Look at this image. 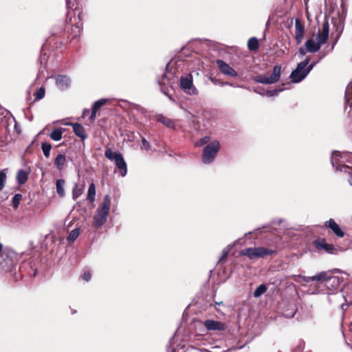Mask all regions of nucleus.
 <instances>
[{"mask_svg":"<svg viewBox=\"0 0 352 352\" xmlns=\"http://www.w3.org/2000/svg\"><path fill=\"white\" fill-rule=\"evenodd\" d=\"M329 272H325V277L324 278L322 279V281H320L319 285L316 288V290L314 292H312L311 294H319L322 291V289H320V285L323 284L324 286L327 288V290L331 292V293L328 292L329 296H328V301L329 303H337V302H341L342 300L344 301V302H342L340 304V308L341 309L344 311L347 309L349 305L346 303V300L345 298V296L344 294H342L341 292H335L334 291H336L338 289L340 285L342 282L344 281L342 278H339L338 276H333L329 275Z\"/></svg>","mask_w":352,"mask_h":352,"instance_id":"1","label":"nucleus"},{"mask_svg":"<svg viewBox=\"0 0 352 352\" xmlns=\"http://www.w3.org/2000/svg\"><path fill=\"white\" fill-rule=\"evenodd\" d=\"M111 197L109 195L104 197L103 201L96 210L93 217V226L96 228H101L107 221L111 208Z\"/></svg>","mask_w":352,"mask_h":352,"instance_id":"2","label":"nucleus"},{"mask_svg":"<svg viewBox=\"0 0 352 352\" xmlns=\"http://www.w3.org/2000/svg\"><path fill=\"white\" fill-rule=\"evenodd\" d=\"M347 153L333 151L331 158V163L336 170L350 173L349 170H351V168L344 164V163L347 162Z\"/></svg>","mask_w":352,"mask_h":352,"instance_id":"3","label":"nucleus"},{"mask_svg":"<svg viewBox=\"0 0 352 352\" xmlns=\"http://www.w3.org/2000/svg\"><path fill=\"white\" fill-rule=\"evenodd\" d=\"M220 148V144L218 141H212L208 144L203 149L202 162L205 164L212 163Z\"/></svg>","mask_w":352,"mask_h":352,"instance_id":"4","label":"nucleus"},{"mask_svg":"<svg viewBox=\"0 0 352 352\" xmlns=\"http://www.w3.org/2000/svg\"><path fill=\"white\" fill-rule=\"evenodd\" d=\"M274 252V250L263 248H248L241 251L240 254L242 256H247L250 259L258 258H263L265 256L270 255Z\"/></svg>","mask_w":352,"mask_h":352,"instance_id":"5","label":"nucleus"},{"mask_svg":"<svg viewBox=\"0 0 352 352\" xmlns=\"http://www.w3.org/2000/svg\"><path fill=\"white\" fill-rule=\"evenodd\" d=\"M310 58L307 57L305 60L297 65L296 68L292 72L289 78L292 82L298 83L302 81L308 74L306 73L305 67L307 66Z\"/></svg>","mask_w":352,"mask_h":352,"instance_id":"6","label":"nucleus"},{"mask_svg":"<svg viewBox=\"0 0 352 352\" xmlns=\"http://www.w3.org/2000/svg\"><path fill=\"white\" fill-rule=\"evenodd\" d=\"M179 87L188 95L197 96L199 94L197 89L193 85V79L191 74L181 76Z\"/></svg>","mask_w":352,"mask_h":352,"instance_id":"7","label":"nucleus"},{"mask_svg":"<svg viewBox=\"0 0 352 352\" xmlns=\"http://www.w3.org/2000/svg\"><path fill=\"white\" fill-rule=\"evenodd\" d=\"M204 326L207 329V331H224L227 328V325L226 323L212 320L208 319L204 322Z\"/></svg>","mask_w":352,"mask_h":352,"instance_id":"8","label":"nucleus"},{"mask_svg":"<svg viewBox=\"0 0 352 352\" xmlns=\"http://www.w3.org/2000/svg\"><path fill=\"white\" fill-rule=\"evenodd\" d=\"M326 42H322L321 38L319 37H316V41L313 38H309L305 43V47H307V50L309 53H316L317 52L321 47V46L324 44Z\"/></svg>","mask_w":352,"mask_h":352,"instance_id":"9","label":"nucleus"},{"mask_svg":"<svg viewBox=\"0 0 352 352\" xmlns=\"http://www.w3.org/2000/svg\"><path fill=\"white\" fill-rule=\"evenodd\" d=\"M216 63L219 71L224 75L231 77L237 76V72L225 61L217 60Z\"/></svg>","mask_w":352,"mask_h":352,"instance_id":"10","label":"nucleus"},{"mask_svg":"<svg viewBox=\"0 0 352 352\" xmlns=\"http://www.w3.org/2000/svg\"><path fill=\"white\" fill-rule=\"evenodd\" d=\"M305 33V26L300 19H296L295 21V39L296 44L299 45L302 43Z\"/></svg>","mask_w":352,"mask_h":352,"instance_id":"11","label":"nucleus"},{"mask_svg":"<svg viewBox=\"0 0 352 352\" xmlns=\"http://www.w3.org/2000/svg\"><path fill=\"white\" fill-rule=\"evenodd\" d=\"M56 85L61 91L68 89L71 84L70 78L65 75H57L55 77Z\"/></svg>","mask_w":352,"mask_h":352,"instance_id":"12","label":"nucleus"},{"mask_svg":"<svg viewBox=\"0 0 352 352\" xmlns=\"http://www.w3.org/2000/svg\"><path fill=\"white\" fill-rule=\"evenodd\" d=\"M314 245L318 250H324L328 253H332L335 250L334 246L332 244L327 243L324 239L315 240L314 241Z\"/></svg>","mask_w":352,"mask_h":352,"instance_id":"13","label":"nucleus"},{"mask_svg":"<svg viewBox=\"0 0 352 352\" xmlns=\"http://www.w3.org/2000/svg\"><path fill=\"white\" fill-rule=\"evenodd\" d=\"M326 228L331 229L333 232L338 237H343L344 232L340 228L338 224L333 219H330L324 223Z\"/></svg>","mask_w":352,"mask_h":352,"instance_id":"14","label":"nucleus"},{"mask_svg":"<svg viewBox=\"0 0 352 352\" xmlns=\"http://www.w3.org/2000/svg\"><path fill=\"white\" fill-rule=\"evenodd\" d=\"M115 164L119 169L120 175L122 177H124L127 173V166L122 155H118L117 157L116 161L115 162Z\"/></svg>","mask_w":352,"mask_h":352,"instance_id":"15","label":"nucleus"},{"mask_svg":"<svg viewBox=\"0 0 352 352\" xmlns=\"http://www.w3.org/2000/svg\"><path fill=\"white\" fill-rule=\"evenodd\" d=\"M69 125H72L73 127L74 133L76 135L84 140L87 138L84 127L79 123H69Z\"/></svg>","mask_w":352,"mask_h":352,"instance_id":"16","label":"nucleus"},{"mask_svg":"<svg viewBox=\"0 0 352 352\" xmlns=\"http://www.w3.org/2000/svg\"><path fill=\"white\" fill-rule=\"evenodd\" d=\"M329 24L328 21H324L322 23V31L318 34V37L321 38L322 42H327L329 38Z\"/></svg>","mask_w":352,"mask_h":352,"instance_id":"17","label":"nucleus"},{"mask_svg":"<svg viewBox=\"0 0 352 352\" xmlns=\"http://www.w3.org/2000/svg\"><path fill=\"white\" fill-rule=\"evenodd\" d=\"M325 276V272H321L315 276H301L300 278L302 281L305 283H309L311 281H317L320 283V281H322V278H324Z\"/></svg>","mask_w":352,"mask_h":352,"instance_id":"18","label":"nucleus"},{"mask_svg":"<svg viewBox=\"0 0 352 352\" xmlns=\"http://www.w3.org/2000/svg\"><path fill=\"white\" fill-rule=\"evenodd\" d=\"M66 162V157L64 154H58L54 160V164L59 170L64 168Z\"/></svg>","mask_w":352,"mask_h":352,"instance_id":"19","label":"nucleus"},{"mask_svg":"<svg viewBox=\"0 0 352 352\" xmlns=\"http://www.w3.org/2000/svg\"><path fill=\"white\" fill-rule=\"evenodd\" d=\"M282 72V67L279 65H276L273 68V72L272 74L269 76L272 80L273 83L277 82L280 77Z\"/></svg>","mask_w":352,"mask_h":352,"instance_id":"20","label":"nucleus"},{"mask_svg":"<svg viewBox=\"0 0 352 352\" xmlns=\"http://www.w3.org/2000/svg\"><path fill=\"white\" fill-rule=\"evenodd\" d=\"M28 179V173L23 170L21 169L18 171L16 175V181L19 184H24Z\"/></svg>","mask_w":352,"mask_h":352,"instance_id":"21","label":"nucleus"},{"mask_svg":"<svg viewBox=\"0 0 352 352\" xmlns=\"http://www.w3.org/2000/svg\"><path fill=\"white\" fill-rule=\"evenodd\" d=\"M64 129L56 128L52 130L51 133L50 134V137L54 141H59L63 138V131Z\"/></svg>","mask_w":352,"mask_h":352,"instance_id":"22","label":"nucleus"},{"mask_svg":"<svg viewBox=\"0 0 352 352\" xmlns=\"http://www.w3.org/2000/svg\"><path fill=\"white\" fill-rule=\"evenodd\" d=\"M254 81L265 85L274 84L270 76L265 75H258L254 77Z\"/></svg>","mask_w":352,"mask_h":352,"instance_id":"23","label":"nucleus"},{"mask_svg":"<svg viewBox=\"0 0 352 352\" xmlns=\"http://www.w3.org/2000/svg\"><path fill=\"white\" fill-rule=\"evenodd\" d=\"M120 152H113L110 148L107 147L104 151V156L110 161H116L117 157L121 155Z\"/></svg>","mask_w":352,"mask_h":352,"instance_id":"24","label":"nucleus"},{"mask_svg":"<svg viewBox=\"0 0 352 352\" xmlns=\"http://www.w3.org/2000/svg\"><path fill=\"white\" fill-rule=\"evenodd\" d=\"M345 102L352 106V81L348 85L345 91Z\"/></svg>","mask_w":352,"mask_h":352,"instance_id":"25","label":"nucleus"},{"mask_svg":"<svg viewBox=\"0 0 352 352\" xmlns=\"http://www.w3.org/2000/svg\"><path fill=\"white\" fill-rule=\"evenodd\" d=\"M95 196H96V186L94 183H91L89 186L88 191H87V199L89 202L92 203L95 200Z\"/></svg>","mask_w":352,"mask_h":352,"instance_id":"26","label":"nucleus"},{"mask_svg":"<svg viewBox=\"0 0 352 352\" xmlns=\"http://www.w3.org/2000/svg\"><path fill=\"white\" fill-rule=\"evenodd\" d=\"M64 186H65V181L63 179H59L56 180V192L60 197H63L65 196Z\"/></svg>","mask_w":352,"mask_h":352,"instance_id":"27","label":"nucleus"},{"mask_svg":"<svg viewBox=\"0 0 352 352\" xmlns=\"http://www.w3.org/2000/svg\"><path fill=\"white\" fill-rule=\"evenodd\" d=\"M334 26L336 27V40L335 41V43L337 42L338 39L340 36L341 34L343 32L344 30V24L340 20L338 19L334 22Z\"/></svg>","mask_w":352,"mask_h":352,"instance_id":"28","label":"nucleus"},{"mask_svg":"<svg viewBox=\"0 0 352 352\" xmlns=\"http://www.w3.org/2000/svg\"><path fill=\"white\" fill-rule=\"evenodd\" d=\"M267 289V287L266 285L261 284L260 285L254 292L253 296L254 298H259L261 297L263 294L266 292Z\"/></svg>","mask_w":352,"mask_h":352,"instance_id":"29","label":"nucleus"},{"mask_svg":"<svg viewBox=\"0 0 352 352\" xmlns=\"http://www.w3.org/2000/svg\"><path fill=\"white\" fill-rule=\"evenodd\" d=\"M248 47L250 51H255L258 49V41L255 37H252L248 40Z\"/></svg>","mask_w":352,"mask_h":352,"instance_id":"30","label":"nucleus"},{"mask_svg":"<svg viewBox=\"0 0 352 352\" xmlns=\"http://www.w3.org/2000/svg\"><path fill=\"white\" fill-rule=\"evenodd\" d=\"M157 120L168 127H173L174 125L173 122L170 119L162 115L158 116Z\"/></svg>","mask_w":352,"mask_h":352,"instance_id":"31","label":"nucleus"},{"mask_svg":"<svg viewBox=\"0 0 352 352\" xmlns=\"http://www.w3.org/2000/svg\"><path fill=\"white\" fill-rule=\"evenodd\" d=\"M41 149L45 157L48 158L50 155V151L52 145L48 142H43L41 144Z\"/></svg>","mask_w":352,"mask_h":352,"instance_id":"32","label":"nucleus"},{"mask_svg":"<svg viewBox=\"0 0 352 352\" xmlns=\"http://www.w3.org/2000/svg\"><path fill=\"white\" fill-rule=\"evenodd\" d=\"M79 234H80V230L78 228H76V229H74L73 230H72L67 237L68 242H69V243L74 242L76 239V238L79 236Z\"/></svg>","mask_w":352,"mask_h":352,"instance_id":"33","label":"nucleus"},{"mask_svg":"<svg viewBox=\"0 0 352 352\" xmlns=\"http://www.w3.org/2000/svg\"><path fill=\"white\" fill-rule=\"evenodd\" d=\"M6 170H0V191L2 190L6 185Z\"/></svg>","mask_w":352,"mask_h":352,"instance_id":"34","label":"nucleus"},{"mask_svg":"<svg viewBox=\"0 0 352 352\" xmlns=\"http://www.w3.org/2000/svg\"><path fill=\"white\" fill-rule=\"evenodd\" d=\"M21 200H22V195H21V194L14 195V196L13 197L12 200V207L14 209L18 208Z\"/></svg>","mask_w":352,"mask_h":352,"instance_id":"35","label":"nucleus"},{"mask_svg":"<svg viewBox=\"0 0 352 352\" xmlns=\"http://www.w3.org/2000/svg\"><path fill=\"white\" fill-rule=\"evenodd\" d=\"M45 94V88L40 87L35 93H34V100H38L44 98Z\"/></svg>","mask_w":352,"mask_h":352,"instance_id":"36","label":"nucleus"},{"mask_svg":"<svg viewBox=\"0 0 352 352\" xmlns=\"http://www.w3.org/2000/svg\"><path fill=\"white\" fill-rule=\"evenodd\" d=\"M82 193V189L78 187V185L76 184L75 187L72 190V197L74 200H76L78 197H80Z\"/></svg>","mask_w":352,"mask_h":352,"instance_id":"37","label":"nucleus"},{"mask_svg":"<svg viewBox=\"0 0 352 352\" xmlns=\"http://www.w3.org/2000/svg\"><path fill=\"white\" fill-rule=\"evenodd\" d=\"M210 137L205 136V137L201 138L198 142H197L195 143V146L199 147V146H204L205 144L207 145L208 144L210 143Z\"/></svg>","mask_w":352,"mask_h":352,"instance_id":"38","label":"nucleus"},{"mask_svg":"<svg viewBox=\"0 0 352 352\" xmlns=\"http://www.w3.org/2000/svg\"><path fill=\"white\" fill-rule=\"evenodd\" d=\"M107 102V99H105V98L100 99V100H98L96 101V102L94 103V104H93L92 107H93V108H94V109H96V110H98H98L100 109V108L102 105H104Z\"/></svg>","mask_w":352,"mask_h":352,"instance_id":"39","label":"nucleus"},{"mask_svg":"<svg viewBox=\"0 0 352 352\" xmlns=\"http://www.w3.org/2000/svg\"><path fill=\"white\" fill-rule=\"evenodd\" d=\"M324 55L321 56L317 61L313 62L309 66L305 67V71L307 74H309V73L313 69V68L316 66V65L318 64L320 61V60L324 57Z\"/></svg>","mask_w":352,"mask_h":352,"instance_id":"40","label":"nucleus"},{"mask_svg":"<svg viewBox=\"0 0 352 352\" xmlns=\"http://www.w3.org/2000/svg\"><path fill=\"white\" fill-rule=\"evenodd\" d=\"M283 90V89H274L267 91L265 94L269 97L275 96H277L278 94L280 93V91H282Z\"/></svg>","mask_w":352,"mask_h":352,"instance_id":"41","label":"nucleus"},{"mask_svg":"<svg viewBox=\"0 0 352 352\" xmlns=\"http://www.w3.org/2000/svg\"><path fill=\"white\" fill-rule=\"evenodd\" d=\"M150 147H151V145H150L149 142H148L144 138H142L141 148L148 151V150H149Z\"/></svg>","mask_w":352,"mask_h":352,"instance_id":"42","label":"nucleus"},{"mask_svg":"<svg viewBox=\"0 0 352 352\" xmlns=\"http://www.w3.org/2000/svg\"><path fill=\"white\" fill-rule=\"evenodd\" d=\"M8 113V111L0 107V120H2L3 118L6 117V115Z\"/></svg>","mask_w":352,"mask_h":352,"instance_id":"43","label":"nucleus"},{"mask_svg":"<svg viewBox=\"0 0 352 352\" xmlns=\"http://www.w3.org/2000/svg\"><path fill=\"white\" fill-rule=\"evenodd\" d=\"M82 278L85 281H89L91 279V273L89 272H85L82 276Z\"/></svg>","mask_w":352,"mask_h":352,"instance_id":"44","label":"nucleus"},{"mask_svg":"<svg viewBox=\"0 0 352 352\" xmlns=\"http://www.w3.org/2000/svg\"><path fill=\"white\" fill-rule=\"evenodd\" d=\"M97 111H98V110H96V109L92 107L91 113L89 117V119L91 120V122L95 120Z\"/></svg>","mask_w":352,"mask_h":352,"instance_id":"45","label":"nucleus"},{"mask_svg":"<svg viewBox=\"0 0 352 352\" xmlns=\"http://www.w3.org/2000/svg\"><path fill=\"white\" fill-rule=\"evenodd\" d=\"M307 52H308V51L307 50V47H305V46L300 47L298 50L299 55L301 56H305Z\"/></svg>","mask_w":352,"mask_h":352,"instance_id":"46","label":"nucleus"},{"mask_svg":"<svg viewBox=\"0 0 352 352\" xmlns=\"http://www.w3.org/2000/svg\"><path fill=\"white\" fill-rule=\"evenodd\" d=\"M228 254V250H223L222 256L219 259V262H221L223 260H225Z\"/></svg>","mask_w":352,"mask_h":352,"instance_id":"47","label":"nucleus"},{"mask_svg":"<svg viewBox=\"0 0 352 352\" xmlns=\"http://www.w3.org/2000/svg\"><path fill=\"white\" fill-rule=\"evenodd\" d=\"M9 261H10V265H8L6 267H4V266H2V267H1V268H2L3 270H6V271H7V270H9L10 269V267H11V266H12V261H11V260H9Z\"/></svg>","mask_w":352,"mask_h":352,"instance_id":"48","label":"nucleus"},{"mask_svg":"<svg viewBox=\"0 0 352 352\" xmlns=\"http://www.w3.org/2000/svg\"><path fill=\"white\" fill-rule=\"evenodd\" d=\"M72 1L71 0H66V6L67 8H72Z\"/></svg>","mask_w":352,"mask_h":352,"instance_id":"49","label":"nucleus"},{"mask_svg":"<svg viewBox=\"0 0 352 352\" xmlns=\"http://www.w3.org/2000/svg\"><path fill=\"white\" fill-rule=\"evenodd\" d=\"M90 111L89 109H84L82 116H87L89 113Z\"/></svg>","mask_w":352,"mask_h":352,"instance_id":"50","label":"nucleus"},{"mask_svg":"<svg viewBox=\"0 0 352 352\" xmlns=\"http://www.w3.org/2000/svg\"><path fill=\"white\" fill-rule=\"evenodd\" d=\"M75 29L78 30V32H80V30H81V28L80 25H77L75 26L74 28Z\"/></svg>","mask_w":352,"mask_h":352,"instance_id":"51","label":"nucleus"},{"mask_svg":"<svg viewBox=\"0 0 352 352\" xmlns=\"http://www.w3.org/2000/svg\"><path fill=\"white\" fill-rule=\"evenodd\" d=\"M254 91H255V92H256L259 94H264L263 93L261 92V90H259L258 89H256Z\"/></svg>","mask_w":352,"mask_h":352,"instance_id":"52","label":"nucleus"},{"mask_svg":"<svg viewBox=\"0 0 352 352\" xmlns=\"http://www.w3.org/2000/svg\"><path fill=\"white\" fill-rule=\"evenodd\" d=\"M332 272H340V273H341V272H342L340 270H339V269H333V270H332Z\"/></svg>","mask_w":352,"mask_h":352,"instance_id":"53","label":"nucleus"},{"mask_svg":"<svg viewBox=\"0 0 352 352\" xmlns=\"http://www.w3.org/2000/svg\"><path fill=\"white\" fill-rule=\"evenodd\" d=\"M2 248H3V245L2 244L0 243V253L2 251Z\"/></svg>","mask_w":352,"mask_h":352,"instance_id":"54","label":"nucleus"},{"mask_svg":"<svg viewBox=\"0 0 352 352\" xmlns=\"http://www.w3.org/2000/svg\"><path fill=\"white\" fill-rule=\"evenodd\" d=\"M224 85H230V86L232 85V84H231V83L228 82H224Z\"/></svg>","mask_w":352,"mask_h":352,"instance_id":"55","label":"nucleus"},{"mask_svg":"<svg viewBox=\"0 0 352 352\" xmlns=\"http://www.w3.org/2000/svg\"><path fill=\"white\" fill-rule=\"evenodd\" d=\"M294 316V312H293L291 315H289V317H293Z\"/></svg>","mask_w":352,"mask_h":352,"instance_id":"56","label":"nucleus"},{"mask_svg":"<svg viewBox=\"0 0 352 352\" xmlns=\"http://www.w3.org/2000/svg\"><path fill=\"white\" fill-rule=\"evenodd\" d=\"M169 99H170L171 101H174V100H173L170 96H169Z\"/></svg>","mask_w":352,"mask_h":352,"instance_id":"57","label":"nucleus"},{"mask_svg":"<svg viewBox=\"0 0 352 352\" xmlns=\"http://www.w3.org/2000/svg\"><path fill=\"white\" fill-rule=\"evenodd\" d=\"M217 305H221L222 304V302H216Z\"/></svg>","mask_w":352,"mask_h":352,"instance_id":"58","label":"nucleus"},{"mask_svg":"<svg viewBox=\"0 0 352 352\" xmlns=\"http://www.w3.org/2000/svg\"><path fill=\"white\" fill-rule=\"evenodd\" d=\"M180 108H182V109H184V108L182 105H180Z\"/></svg>","mask_w":352,"mask_h":352,"instance_id":"59","label":"nucleus"},{"mask_svg":"<svg viewBox=\"0 0 352 352\" xmlns=\"http://www.w3.org/2000/svg\"><path fill=\"white\" fill-rule=\"evenodd\" d=\"M171 352H175V350H173Z\"/></svg>","mask_w":352,"mask_h":352,"instance_id":"60","label":"nucleus"}]
</instances>
